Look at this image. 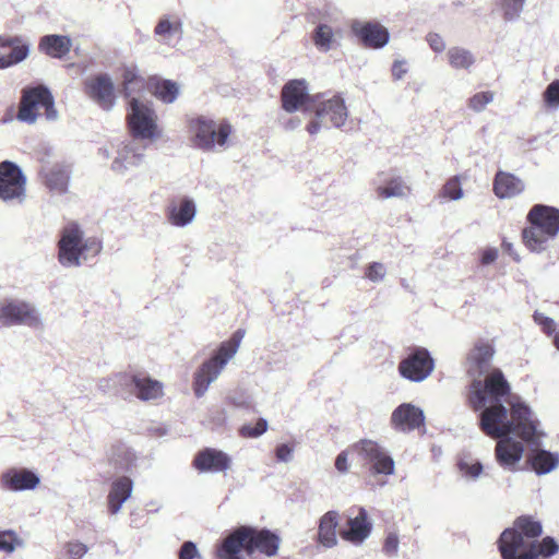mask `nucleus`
I'll return each instance as SVG.
<instances>
[{"mask_svg": "<svg viewBox=\"0 0 559 559\" xmlns=\"http://www.w3.org/2000/svg\"><path fill=\"white\" fill-rule=\"evenodd\" d=\"M267 430V421L260 418L254 426L243 425L240 428V435L245 438H258Z\"/></svg>", "mask_w": 559, "mask_h": 559, "instance_id": "nucleus-44", "label": "nucleus"}, {"mask_svg": "<svg viewBox=\"0 0 559 559\" xmlns=\"http://www.w3.org/2000/svg\"><path fill=\"white\" fill-rule=\"evenodd\" d=\"M40 116H45L48 120H55L58 117L51 92L41 84L24 87L21 92L16 118L26 123H34Z\"/></svg>", "mask_w": 559, "mask_h": 559, "instance_id": "nucleus-7", "label": "nucleus"}, {"mask_svg": "<svg viewBox=\"0 0 559 559\" xmlns=\"http://www.w3.org/2000/svg\"><path fill=\"white\" fill-rule=\"evenodd\" d=\"M22 544V540L17 537L13 531L0 532V551L11 554L14 549Z\"/></svg>", "mask_w": 559, "mask_h": 559, "instance_id": "nucleus-43", "label": "nucleus"}, {"mask_svg": "<svg viewBox=\"0 0 559 559\" xmlns=\"http://www.w3.org/2000/svg\"><path fill=\"white\" fill-rule=\"evenodd\" d=\"M447 59L449 66L454 70L471 71L476 62L474 53L460 46L450 47L447 51Z\"/></svg>", "mask_w": 559, "mask_h": 559, "instance_id": "nucleus-34", "label": "nucleus"}, {"mask_svg": "<svg viewBox=\"0 0 559 559\" xmlns=\"http://www.w3.org/2000/svg\"><path fill=\"white\" fill-rule=\"evenodd\" d=\"M540 522L530 516L518 518L513 526L502 532L499 538V550L502 559H548L559 550L555 538L547 536L542 540Z\"/></svg>", "mask_w": 559, "mask_h": 559, "instance_id": "nucleus-2", "label": "nucleus"}, {"mask_svg": "<svg viewBox=\"0 0 559 559\" xmlns=\"http://www.w3.org/2000/svg\"><path fill=\"white\" fill-rule=\"evenodd\" d=\"M4 488L13 491L34 489L39 484V477L26 468H10L1 476Z\"/></svg>", "mask_w": 559, "mask_h": 559, "instance_id": "nucleus-24", "label": "nucleus"}, {"mask_svg": "<svg viewBox=\"0 0 559 559\" xmlns=\"http://www.w3.org/2000/svg\"><path fill=\"white\" fill-rule=\"evenodd\" d=\"M338 526V513L328 511L319 521L318 540L325 548H332L337 545L336 528Z\"/></svg>", "mask_w": 559, "mask_h": 559, "instance_id": "nucleus-31", "label": "nucleus"}, {"mask_svg": "<svg viewBox=\"0 0 559 559\" xmlns=\"http://www.w3.org/2000/svg\"><path fill=\"white\" fill-rule=\"evenodd\" d=\"M543 96L548 107L557 108L559 106V80L552 81L546 87Z\"/></svg>", "mask_w": 559, "mask_h": 559, "instance_id": "nucleus-45", "label": "nucleus"}, {"mask_svg": "<svg viewBox=\"0 0 559 559\" xmlns=\"http://www.w3.org/2000/svg\"><path fill=\"white\" fill-rule=\"evenodd\" d=\"M435 370V359L425 347H414L399 362V374L411 382L425 381Z\"/></svg>", "mask_w": 559, "mask_h": 559, "instance_id": "nucleus-12", "label": "nucleus"}, {"mask_svg": "<svg viewBox=\"0 0 559 559\" xmlns=\"http://www.w3.org/2000/svg\"><path fill=\"white\" fill-rule=\"evenodd\" d=\"M385 274L386 269L380 262H372L369 264L365 273L366 277L374 283L383 281Z\"/></svg>", "mask_w": 559, "mask_h": 559, "instance_id": "nucleus-46", "label": "nucleus"}, {"mask_svg": "<svg viewBox=\"0 0 559 559\" xmlns=\"http://www.w3.org/2000/svg\"><path fill=\"white\" fill-rule=\"evenodd\" d=\"M114 457L120 469L128 471L135 461V454L126 445H119L114 451Z\"/></svg>", "mask_w": 559, "mask_h": 559, "instance_id": "nucleus-40", "label": "nucleus"}, {"mask_svg": "<svg viewBox=\"0 0 559 559\" xmlns=\"http://www.w3.org/2000/svg\"><path fill=\"white\" fill-rule=\"evenodd\" d=\"M411 192L412 189L407 182L401 176L396 175L379 179L376 186V194L381 200L393 198L404 199L407 198Z\"/></svg>", "mask_w": 559, "mask_h": 559, "instance_id": "nucleus-26", "label": "nucleus"}, {"mask_svg": "<svg viewBox=\"0 0 559 559\" xmlns=\"http://www.w3.org/2000/svg\"><path fill=\"white\" fill-rule=\"evenodd\" d=\"M70 168L67 165L56 164L43 170L44 185L55 193H66L70 180Z\"/></svg>", "mask_w": 559, "mask_h": 559, "instance_id": "nucleus-27", "label": "nucleus"}, {"mask_svg": "<svg viewBox=\"0 0 559 559\" xmlns=\"http://www.w3.org/2000/svg\"><path fill=\"white\" fill-rule=\"evenodd\" d=\"M146 146L132 139L119 147L111 163V170L123 175L127 170L140 166L145 156Z\"/></svg>", "mask_w": 559, "mask_h": 559, "instance_id": "nucleus-18", "label": "nucleus"}, {"mask_svg": "<svg viewBox=\"0 0 559 559\" xmlns=\"http://www.w3.org/2000/svg\"><path fill=\"white\" fill-rule=\"evenodd\" d=\"M153 94L163 103L171 104L179 95V85L170 80L152 79Z\"/></svg>", "mask_w": 559, "mask_h": 559, "instance_id": "nucleus-37", "label": "nucleus"}, {"mask_svg": "<svg viewBox=\"0 0 559 559\" xmlns=\"http://www.w3.org/2000/svg\"><path fill=\"white\" fill-rule=\"evenodd\" d=\"M178 557L179 559H194L200 558L201 556L197 545L193 542L188 540L181 545Z\"/></svg>", "mask_w": 559, "mask_h": 559, "instance_id": "nucleus-49", "label": "nucleus"}, {"mask_svg": "<svg viewBox=\"0 0 559 559\" xmlns=\"http://www.w3.org/2000/svg\"><path fill=\"white\" fill-rule=\"evenodd\" d=\"M28 55V46L19 37L0 36V69L12 67L23 61Z\"/></svg>", "mask_w": 559, "mask_h": 559, "instance_id": "nucleus-23", "label": "nucleus"}, {"mask_svg": "<svg viewBox=\"0 0 559 559\" xmlns=\"http://www.w3.org/2000/svg\"><path fill=\"white\" fill-rule=\"evenodd\" d=\"M38 318L34 308L23 301H9L0 307V328L25 324L34 326Z\"/></svg>", "mask_w": 559, "mask_h": 559, "instance_id": "nucleus-15", "label": "nucleus"}, {"mask_svg": "<svg viewBox=\"0 0 559 559\" xmlns=\"http://www.w3.org/2000/svg\"><path fill=\"white\" fill-rule=\"evenodd\" d=\"M498 258V251L497 249L489 248L483 252L481 255V263L483 264H490Z\"/></svg>", "mask_w": 559, "mask_h": 559, "instance_id": "nucleus-57", "label": "nucleus"}, {"mask_svg": "<svg viewBox=\"0 0 559 559\" xmlns=\"http://www.w3.org/2000/svg\"><path fill=\"white\" fill-rule=\"evenodd\" d=\"M352 451L355 452L365 464L370 465L372 474L385 476L394 474V460L378 442L364 439L356 442L352 447Z\"/></svg>", "mask_w": 559, "mask_h": 559, "instance_id": "nucleus-11", "label": "nucleus"}, {"mask_svg": "<svg viewBox=\"0 0 559 559\" xmlns=\"http://www.w3.org/2000/svg\"><path fill=\"white\" fill-rule=\"evenodd\" d=\"M493 98L495 93L490 91L476 93L468 99V107L475 112H480L493 100Z\"/></svg>", "mask_w": 559, "mask_h": 559, "instance_id": "nucleus-41", "label": "nucleus"}, {"mask_svg": "<svg viewBox=\"0 0 559 559\" xmlns=\"http://www.w3.org/2000/svg\"><path fill=\"white\" fill-rule=\"evenodd\" d=\"M119 79L121 80L122 93L126 97H130L135 92L144 87V79L139 74L138 67L134 63L122 64L118 69Z\"/></svg>", "mask_w": 559, "mask_h": 559, "instance_id": "nucleus-33", "label": "nucleus"}, {"mask_svg": "<svg viewBox=\"0 0 559 559\" xmlns=\"http://www.w3.org/2000/svg\"><path fill=\"white\" fill-rule=\"evenodd\" d=\"M72 47L70 37L63 35H46L40 38L38 48L45 55L61 59L67 56Z\"/></svg>", "mask_w": 559, "mask_h": 559, "instance_id": "nucleus-32", "label": "nucleus"}, {"mask_svg": "<svg viewBox=\"0 0 559 559\" xmlns=\"http://www.w3.org/2000/svg\"><path fill=\"white\" fill-rule=\"evenodd\" d=\"M103 249L102 241L95 237L83 239V231L75 223L68 224L61 230L58 241V260L63 266H78L81 259L96 257Z\"/></svg>", "mask_w": 559, "mask_h": 559, "instance_id": "nucleus-5", "label": "nucleus"}, {"mask_svg": "<svg viewBox=\"0 0 559 559\" xmlns=\"http://www.w3.org/2000/svg\"><path fill=\"white\" fill-rule=\"evenodd\" d=\"M192 145L205 152L225 148L231 134V126L226 122L216 123L213 119L199 116L189 121Z\"/></svg>", "mask_w": 559, "mask_h": 559, "instance_id": "nucleus-8", "label": "nucleus"}, {"mask_svg": "<svg viewBox=\"0 0 559 559\" xmlns=\"http://www.w3.org/2000/svg\"><path fill=\"white\" fill-rule=\"evenodd\" d=\"M502 248L503 250L513 258L514 261L519 262L520 261V257L519 254L515 252L514 250V247L511 242L507 241V240H503L502 242Z\"/></svg>", "mask_w": 559, "mask_h": 559, "instance_id": "nucleus-59", "label": "nucleus"}, {"mask_svg": "<svg viewBox=\"0 0 559 559\" xmlns=\"http://www.w3.org/2000/svg\"><path fill=\"white\" fill-rule=\"evenodd\" d=\"M127 120L135 140L154 141L162 135L158 116L148 100L131 97L128 104Z\"/></svg>", "mask_w": 559, "mask_h": 559, "instance_id": "nucleus-9", "label": "nucleus"}, {"mask_svg": "<svg viewBox=\"0 0 559 559\" xmlns=\"http://www.w3.org/2000/svg\"><path fill=\"white\" fill-rule=\"evenodd\" d=\"M195 215V202L188 197L171 200L166 209L167 221L176 227L190 225L194 221Z\"/></svg>", "mask_w": 559, "mask_h": 559, "instance_id": "nucleus-21", "label": "nucleus"}, {"mask_svg": "<svg viewBox=\"0 0 559 559\" xmlns=\"http://www.w3.org/2000/svg\"><path fill=\"white\" fill-rule=\"evenodd\" d=\"M183 22L178 15L164 14L162 15L155 27L154 36L156 40L163 45L173 47L175 43L182 39Z\"/></svg>", "mask_w": 559, "mask_h": 559, "instance_id": "nucleus-20", "label": "nucleus"}, {"mask_svg": "<svg viewBox=\"0 0 559 559\" xmlns=\"http://www.w3.org/2000/svg\"><path fill=\"white\" fill-rule=\"evenodd\" d=\"M282 127L286 131H294L300 127L301 120L297 117L283 118L281 120Z\"/></svg>", "mask_w": 559, "mask_h": 559, "instance_id": "nucleus-56", "label": "nucleus"}, {"mask_svg": "<svg viewBox=\"0 0 559 559\" xmlns=\"http://www.w3.org/2000/svg\"><path fill=\"white\" fill-rule=\"evenodd\" d=\"M400 539L396 533H389L384 539L382 551L390 557H395L399 551Z\"/></svg>", "mask_w": 559, "mask_h": 559, "instance_id": "nucleus-48", "label": "nucleus"}, {"mask_svg": "<svg viewBox=\"0 0 559 559\" xmlns=\"http://www.w3.org/2000/svg\"><path fill=\"white\" fill-rule=\"evenodd\" d=\"M314 118L308 123L307 131L311 135L318 134L322 128H342L347 118L348 110L345 100L340 95L324 100H319L313 105Z\"/></svg>", "mask_w": 559, "mask_h": 559, "instance_id": "nucleus-10", "label": "nucleus"}, {"mask_svg": "<svg viewBox=\"0 0 559 559\" xmlns=\"http://www.w3.org/2000/svg\"><path fill=\"white\" fill-rule=\"evenodd\" d=\"M134 394L142 401H154L164 395L163 383L146 376H132Z\"/></svg>", "mask_w": 559, "mask_h": 559, "instance_id": "nucleus-30", "label": "nucleus"}, {"mask_svg": "<svg viewBox=\"0 0 559 559\" xmlns=\"http://www.w3.org/2000/svg\"><path fill=\"white\" fill-rule=\"evenodd\" d=\"M407 73L406 61L395 60L392 64V76L393 80L400 81Z\"/></svg>", "mask_w": 559, "mask_h": 559, "instance_id": "nucleus-54", "label": "nucleus"}, {"mask_svg": "<svg viewBox=\"0 0 559 559\" xmlns=\"http://www.w3.org/2000/svg\"><path fill=\"white\" fill-rule=\"evenodd\" d=\"M229 402L236 407L248 408L251 405V401L248 397H236L229 396Z\"/></svg>", "mask_w": 559, "mask_h": 559, "instance_id": "nucleus-58", "label": "nucleus"}, {"mask_svg": "<svg viewBox=\"0 0 559 559\" xmlns=\"http://www.w3.org/2000/svg\"><path fill=\"white\" fill-rule=\"evenodd\" d=\"M527 221L530 226L522 231L525 247L532 252L545 251L559 233V210L536 204L530 210Z\"/></svg>", "mask_w": 559, "mask_h": 559, "instance_id": "nucleus-4", "label": "nucleus"}, {"mask_svg": "<svg viewBox=\"0 0 559 559\" xmlns=\"http://www.w3.org/2000/svg\"><path fill=\"white\" fill-rule=\"evenodd\" d=\"M26 178L12 162L0 163V199L2 201L21 200L25 194Z\"/></svg>", "mask_w": 559, "mask_h": 559, "instance_id": "nucleus-14", "label": "nucleus"}, {"mask_svg": "<svg viewBox=\"0 0 559 559\" xmlns=\"http://www.w3.org/2000/svg\"><path fill=\"white\" fill-rule=\"evenodd\" d=\"M276 459L280 462H290L293 460V448L285 443L277 445Z\"/></svg>", "mask_w": 559, "mask_h": 559, "instance_id": "nucleus-53", "label": "nucleus"}, {"mask_svg": "<svg viewBox=\"0 0 559 559\" xmlns=\"http://www.w3.org/2000/svg\"><path fill=\"white\" fill-rule=\"evenodd\" d=\"M472 407L474 411L481 409V431L490 438L499 439L496 445L498 463L513 471L523 456L524 447L510 435L531 441L536 433L530 407L511 393L509 382L499 370L486 379L484 388L480 381L474 382Z\"/></svg>", "mask_w": 559, "mask_h": 559, "instance_id": "nucleus-1", "label": "nucleus"}, {"mask_svg": "<svg viewBox=\"0 0 559 559\" xmlns=\"http://www.w3.org/2000/svg\"><path fill=\"white\" fill-rule=\"evenodd\" d=\"M459 467L463 475L471 479H477L483 472V465L480 462L468 463L466 461H461L459 463Z\"/></svg>", "mask_w": 559, "mask_h": 559, "instance_id": "nucleus-47", "label": "nucleus"}, {"mask_svg": "<svg viewBox=\"0 0 559 559\" xmlns=\"http://www.w3.org/2000/svg\"><path fill=\"white\" fill-rule=\"evenodd\" d=\"M133 481L127 476H121L112 481L109 495L107 496V506L112 514H117L122 504L131 497Z\"/></svg>", "mask_w": 559, "mask_h": 559, "instance_id": "nucleus-28", "label": "nucleus"}, {"mask_svg": "<svg viewBox=\"0 0 559 559\" xmlns=\"http://www.w3.org/2000/svg\"><path fill=\"white\" fill-rule=\"evenodd\" d=\"M335 468L342 474H345L348 472L349 464H348L347 451H342L341 453H338V455L335 459Z\"/></svg>", "mask_w": 559, "mask_h": 559, "instance_id": "nucleus-55", "label": "nucleus"}, {"mask_svg": "<svg viewBox=\"0 0 559 559\" xmlns=\"http://www.w3.org/2000/svg\"><path fill=\"white\" fill-rule=\"evenodd\" d=\"M426 41L429 47L437 53L444 51L445 41L438 33H428L426 36Z\"/></svg>", "mask_w": 559, "mask_h": 559, "instance_id": "nucleus-51", "label": "nucleus"}, {"mask_svg": "<svg viewBox=\"0 0 559 559\" xmlns=\"http://www.w3.org/2000/svg\"><path fill=\"white\" fill-rule=\"evenodd\" d=\"M230 464L231 459L228 454L212 448H206L200 451L193 460L194 467L202 473L224 472L230 467Z\"/></svg>", "mask_w": 559, "mask_h": 559, "instance_id": "nucleus-22", "label": "nucleus"}, {"mask_svg": "<svg viewBox=\"0 0 559 559\" xmlns=\"http://www.w3.org/2000/svg\"><path fill=\"white\" fill-rule=\"evenodd\" d=\"M554 344L556 348L559 350V332L554 337Z\"/></svg>", "mask_w": 559, "mask_h": 559, "instance_id": "nucleus-61", "label": "nucleus"}, {"mask_svg": "<svg viewBox=\"0 0 559 559\" xmlns=\"http://www.w3.org/2000/svg\"><path fill=\"white\" fill-rule=\"evenodd\" d=\"M106 86H107V107L109 105L112 104V99H114V90H115V85H114V82L109 79V76L107 75V83H106Z\"/></svg>", "mask_w": 559, "mask_h": 559, "instance_id": "nucleus-60", "label": "nucleus"}, {"mask_svg": "<svg viewBox=\"0 0 559 559\" xmlns=\"http://www.w3.org/2000/svg\"><path fill=\"white\" fill-rule=\"evenodd\" d=\"M524 188V182L513 174L499 170L495 176L493 192L499 199H511Z\"/></svg>", "mask_w": 559, "mask_h": 559, "instance_id": "nucleus-29", "label": "nucleus"}, {"mask_svg": "<svg viewBox=\"0 0 559 559\" xmlns=\"http://www.w3.org/2000/svg\"><path fill=\"white\" fill-rule=\"evenodd\" d=\"M352 29L364 46L368 48H382L390 39L389 31L377 22L361 23L355 21L352 25Z\"/></svg>", "mask_w": 559, "mask_h": 559, "instance_id": "nucleus-19", "label": "nucleus"}, {"mask_svg": "<svg viewBox=\"0 0 559 559\" xmlns=\"http://www.w3.org/2000/svg\"><path fill=\"white\" fill-rule=\"evenodd\" d=\"M280 538L269 530H257L251 526H240L233 531L217 550L219 559H243L239 552L243 549L248 555L254 552L273 557L277 554Z\"/></svg>", "mask_w": 559, "mask_h": 559, "instance_id": "nucleus-3", "label": "nucleus"}, {"mask_svg": "<svg viewBox=\"0 0 559 559\" xmlns=\"http://www.w3.org/2000/svg\"><path fill=\"white\" fill-rule=\"evenodd\" d=\"M347 524L348 528L340 534L343 539L354 545L364 543L371 533V523L368 521V513L362 507L358 508V514L355 518H350Z\"/></svg>", "mask_w": 559, "mask_h": 559, "instance_id": "nucleus-25", "label": "nucleus"}, {"mask_svg": "<svg viewBox=\"0 0 559 559\" xmlns=\"http://www.w3.org/2000/svg\"><path fill=\"white\" fill-rule=\"evenodd\" d=\"M495 349L490 344L487 343H478L474 346V348L469 352L467 357L468 362V373L471 376L477 377V379H474L472 384H474L475 381H480L483 388L485 386L486 380H480L479 378L488 371L490 361L493 357ZM499 370L501 373L502 371L500 369H493L485 379H487L491 373ZM472 396H473V385H471V396L469 402L472 403Z\"/></svg>", "mask_w": 559, "mask_h": 559, "instance_id": "nucleus-16", "label": "nucleus"}, {"mask_svg": "<svg viewBox=\"0 0 559 559\" xmlns=\"http://www.w3.org/2000/svg\"><path fill=\"white\" fill-rule=\"evenodd\" d=\"M317 97L309 94L308 83L304 79L288 81L281 93L282 107L288 114L309 110V104L314 105Z\"/></svg>", "mask_w": 559, "mask_h": 559, "instance_id": "nucleus-13", "label": "nucleus"}, {"mask_svg": "<svg viewBox=\"0 0 559 559\" xmlns=\"http://www.w3.org/2000/svg\"><path fill=\"white\" fill-rule=\"evenodd\" d=\"M390 424L399 432H412L424 426V411L412 403H402L392 412Z\"/></svg>", "mask_w": 559, "mask_h": 559, "instance_id": "nucleus-17", "label": "nucleus"}, {"mask_svg": "<svg viewBox=\"0 0 559 559\" xmlns=\"http://www.w3.org/2000/svg\"><path fill=\"white\" fill-rule=\"evenodd\" d=\"M66 550L72 559H81L87 552V547L79 542H70L66 545Z\"/></svg>", "mask_w": 559, "mask_h": 559, "instance_id": "nucleus-50", "label": "nucleus"}, {"mask_svg": "<svg viewBox=\"0 0 559 559\" xmlns=\"http://www.w3.org/2000/svg\"><path fill=\"white\" fill-rule=\"evenodd\" d=\"M441 195L453 201H457L463 197V190L457 176L452 177L444 183Z\"/></svg>", "mask_w": 559, "mask_h": 559, "instance_id": "nucleus-42", "label": "nucleus"}, {"mask_svg": "<svg viewBox=\"0 0 559 559\" xmlns=\"http://www.w3.org/2000/svg\"><path fill=\"white\" fill-rule=\"evenodd\" d=\"M336 32L326 23H319L313 31L314 46L322 52H328L336 44Z\"/></svg>", "mask_w": 559, "mask_h": 559, "instance_id": "nucleus-36", "label": "nucleus"}, {"mask_svg": "<svg viewBox=\"0 0 559 559\" xmlns=\"http://www.w3.org/2000/svg\"><path fill=\"white\" fill-rule=\"evenodd\" d=\"M534 320L535 322L542 326L543 331L547 334H551L555 332L556 330V323L555 321L549 318V317H546L544 316L543 313H539V312H535L534 314Z\"/></svg>", "mask_w": 559, "mask_h": 559, "instance_id": "nucleus-52", "label": "nucleus"}, {"mask_svg": "<svg viewBox=\"0 0 559 559\" xmlns=\"http://www.w3.org/2000/svg\"><path fill=\"white\" fill-rule=\"evenodd\" d=\"M85 94L96 100L100 106L105 104V75L98 74L87 79L84 83Z\"/></svg>", "mask_w": 559, "mask_h": 559, "instance_id": "nucleus-38", "label": "nucleus"}, {"mask_svg": "<svg viewBox=\"0 0 559 559\" xmlns=\"http://www.w3.org/2000/svg\"><path fill=\"white\" fill-rule=\"evenodd\" d=\"M243 334V331L238 330L230 340L221 343L216 352L198 368L193 377V391L197 397H202L207 392L228 361L235 357Z\"/></svg>", "mask_w": 559, "mask_h": 559, "instance_id": "nucleus-6", "label": "nucleus"}, {"mask_svg": "<svg viewBox=\"0 0 559 559\" xmlns=\"http://www.w3.org/2000/svg\"><path fill=\"white\" fill-rule=\"evenodd\" d=\"M528 460L533 469L538 475L548 474L559 465V455L546 450L535 451Z\"/></svg>", "mask_w": 559, "mask_h": 559, "instance_id": "nucleus-35", "label": "nucleus"}, {"mask_svg": "<svg viewBox=\"0 0 559 559\" xmlns=\"http://www.w3.org/2000/svg\"><path fill=\"white\" fill-rule=\"evenodd\" d=\"M526 0H500V9L506 22H514L520 19Z\"/></svg>", "mask_w": 559, "mask_h": 559, "instance_id": "nucleus-39", "label": "nucleus"}]
</instances>
